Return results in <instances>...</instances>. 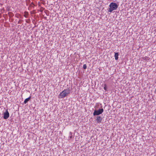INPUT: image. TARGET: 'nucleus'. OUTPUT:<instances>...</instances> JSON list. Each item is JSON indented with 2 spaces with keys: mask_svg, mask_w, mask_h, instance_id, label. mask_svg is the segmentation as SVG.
Wrapping results in <instances>:
<instances>
[{
  "mask_svg": "<svg viewBox=\"0 0 156 156\" xmlns=\"http://www.w3.org/2000/svg\"><path fill=\"white\" fill-rule=\"evenodd\" d=\"M70 93V90L69 89H65L60 93L58 95V98H65Z\"/></svg>",
  "mask_w": 156,
  "mask_h": 156,
  "instance_id": "nucleus-1",
  "label": "nucleus"
},
{
  "mask_svg": "<svg viewBox=\"0 0 156 156\" xmlns=\"http://www.w3.org/2000/svg\"><path fill=\"white\" fill-rule=\"evenodd\" d=\"M109 8L108 9V12H111L112 11L116 10L118 8L117 4L114 2H111L109 5Z\"/></svg>",
  "mask_w": 156,
  "mask_h": 156,
  "instance_id": "nucleus-2",
  "label": "nucleus"
},
{
  "mask_svg": "<svg viewBox=\"0 0 156 156\" xmlns=\"http://www.w3.org/2000/svg\"><path fill=\"white\" fill-rule=\"evenodd\" d=\"M104 111L103 108L99 109L98 110H95L93 112V115H98L102 113Z\"/></svg>",
  "mask_w": 156,
  "mask_h": 156,
  "instance_id": "nucleus-3",
  "label": "nucleus"
},
{
  "mask_svg": "<svg viewBox=\"0 0 156 156\" xmlns=\"http://www.w3.org/2000/svg\"><path fill=\"white\" fill-rule=\"evenodd\" d=\"M9 114L7 110L4 113L3 118L5 119H6L9 118Z\"/></svg>",
  "mask_w": 156,
  "mask_h": 156,
  "instance_id": "nucleus-4",
  "label": "nucleus"
},
{
  "mask_svg": "<svg viewBox=\"0 0 156 156\" xmlns=\"http://www.w3.org/2000/svg\"><path fill=\"white\" fill-rule=\"evenodd\" d=\"M102 120V118L100 116H97L96 119V121L97 122L100 123L101 122Z\"/></svg>",
  "mask_w": 156,
  "mask_h": 156,
  "instance_id": "nucleus-5",
  "label": "nucleus"
},
{
  "mask_svg": "<svg viewBox=\"0 0 156 156\" xmlns=\"http://www.w3.org/2000/svg\"><path fill=\"white\" fill-rule=\"evenodd\" d=\"M115 55L114 57L115 58V59L116 60H117L118 59V56L119 54L118 52H115Z\"/></svg>",
  "mask_w": 156,
  "mask_h": 156,
  "instance_id": "nucleus-6",
  "label": "nucleus"
},
{
  "mask_svg": "<svg viewBox=\"0 0 156 156\" xmlns=\"http://www.w3.org/2000/svg\"><path fill=\"white\" fill-rule=\"evenodd\" d=\"M31 98V97L30 96L29 97V98H26L24 101V104H26L29 100L30 99V98Z\"/></svg>",
  "mask_w": 156,
  "mask_h": 156,
  "instance_id": "nucleus-7",
  "label": "nucleus"
},
{
  "mask_svg": "<svg viewBox=\"0 0 156 156\" xmlns=\"http://www.w3.org/2000/svg\"><path fill=\"white\" fill-rule=\"evenodd\" d=\"M28 12L25 11L24 12V16L25 17L27 18L28 17Z\"/></svg>",
  "mask_w": 156,
  "mask_h": 156,
  "instance_id": "nucleus-8",
  "label": "nucleus"
},
{
  "mask_svg": "<svg viewBox=\"0 0 156 156\" xmlns=\"http://www.w3.org/2000/svg\"><path fill=\"white\" fill-rule=\"evenodd\" d=\"M143 60H145L146 61H147L149 60V57L147 56H145L143 58Z\"/></svg>",
  "mask_w": 156,
  "mask_h": 156,
  "instance_id": "nucleus-9",
  "label": "nucleus"
},
{
  "mask_svg": "<svg viewBox=\"0 0 156 156\" xmlns=\"http://www.w3.org/2000/svg\"><path fill=\"white\" fill-rule=\"evenodd\" d=\"M83 68L84 69H87V66L86 64H84L83 65Z\"/></svg>",
  "mask_w": 156,
  "mask_h": 156,
  "instance_id": "nucleus-10",
  "label": "nucleus"
},
{
  "mask_svg": "<svg viewBox=\"0 0 156 156\" xmlns=\"http://www.w3.org/2000/svg\"><path fill=\"white\" fill-rule=\"evenodd\" d=\"M73 138V136L72 135V134L71 133V135L69 136V138L70 139L72 138Z\"/></svg>",
  "mask_w": 156,
  "mask_h": 156,
  "instance_id": "nucleus-11",
  "label": "nucleus"
},
{
  "mask_svg": "<svg viewBox=\"0 0 156 156\" xmlns=\"http://www.w3.org/2000/svg\"><path fill=\"white\" fill-rule=\"evenodd\" d=\"M105 87H104V89L105 90H106V89H107V88H106V85L105 84Z\"/></svg>",
  "mask_w": 156,
  "mask_h": 156,
  "instance_id": "nucleus-12",
  "label": "nucleus"
},
{
  "mask_svg": "<svg viewBox=\"0 0 156 156\" xmlns=\"http://www.w3.org/2000/svg\"><path fill=\"white\" fill-rule=\"evenodd\" d=\"M154 119H155V120L156 121V114H155V115Z\"/></svg>",
  "mask_w": 156,
  "mask_h": 156,
  "instance_id": "nucleus-13",
  "label": "nucleus"
},
{
  "mask_svg": "<svg viewBox=\"0 0 156 156\" xmlns=\"http://www.w3.org/2000/svg\"><path fill=\"white\" fill-rule=\"evenodd\" d=\"M155 92H156V88H155Z\"/></svg>",
  "mask_w": 156,
  "mask_h": 156,
  "instance_id": "nucleus-14",
  "label": "nucleus"
}]
</instances>
